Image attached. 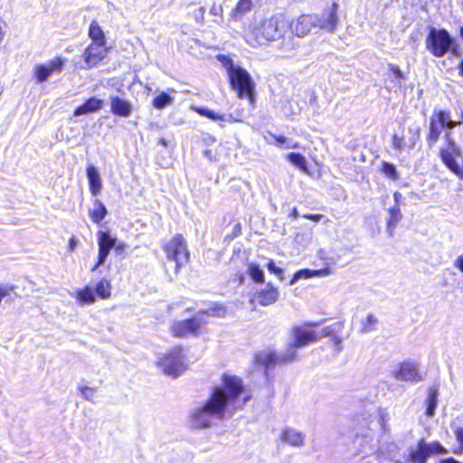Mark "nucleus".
I'll return each instance as SVG.
<instances>
[{"label": "nucleus", "instance_id": "1", "mask_svg": "<svg viewBox=\"0 0 463 463\" xmlns=\"http://www.w3.org/2000/svg\"><path fill=\"white\" fill-rule=\"evenodd\" d=\"M221 381V385L211 388L208 399L190 411L189 422L193 429L209 428L213 419L223 420L227 412L232 414L250 401L251 395L241 378L223 373Z\"/></svg>", "mask_w": 463, "mask_h": 463}, {"label": "nucleus", "instance_id": "2", "mask_svg": "<svg viewBox=\"0 0 463 463\" xmlns=\"http://www.w3.org/2000/svg\"><path fill=\"white\" fill-rule=\"evenodd\" d=\"M288 29L289 23L282 16L253 19L244 30V39L250 46H261L279 39Z\"/></svg>", "mask_w": 463, "mask_h": 463}, {"label": "nucleus", "instance_id": "3", "mask_svg": "<svg viewBox=\"0 0 463 463\" xmlns=\"http://www.w3.org/2000/svg\"><path fill=\"white\" fill-rule=\"evenodd\" d=\"M217 60L226 70L231 87L237 91L239 98L247 99L253 104L255 83L250 73L236 64L230 56L219 54Z\"/></svg>", "mask_w": 463, "mask_h": 463}, {"label": "nucleus", "instance_id": "4", "mask_svg": "<svg viewBox=\"0 0 463 463\" xmlns=\"http://www.w3.org/2000/svg\"><path fill=\"white\" fill-rule=\"evenodd\" d=\"M331 331L327 328L317 329V323H308L304 326H294L292 328V342L288 345L289 351H294L298 354L297 349L310 344L317 342L322 337L327 336Z\"/></svg>", "mask_w": 463, "mask_h": 463}, {"label": "nucleus", "instance_id": "5", "mask_svg": "<svg viewBox=\"0 0 463 463\" xmlns=\"http://www.w3.org/2000/svg\"><path fill=\"white\" fill-rule=\"evenodd\" d=\"M156 365L168 376L176 378L181 375L187 368L183 347L176 345L169 349L158 359Z\"/></svg>", "mask_w": 463, "mask_h": 463}, {"label": "nucleus", "instance_id": "6", "mask_svg": "<svg viewBox=\"0 0 463 463\" xmlns=\"http://www.w3.org/2000/svg\"><path fill=\"white\" fill-rule=\"evenodd\" d=\"M425 43L426 49L434 57L441 58L449 52L454 43V39L445 29L430 28Z\"/></svg>", "mask_w": 463, "mask_h": 463}, {"label": "nucleus", "instance_id": "7", "mask_svg": "<svg viewBox=\"0 0 463 463\" xmlns=\"http://www.w3.org/2000/svg\"><path fill=\"white\" fill-rule=\"evenodd\" d=\"M164 250L168 260L175 261V272L178 273L181 267L189 261V251L186 241L181 234H175L169 241L164 245Z\"/></svg>", "mask_w": 463, "mask_h": 463}, {"label": "nucleus", "instance_id": "8", "mask_svg": "<svg viewBox=\"0 0 463 463\" xmlns=\"http://www.w3.org/2000/svg\"><path fill=\"white\" fill-rule=\"evenodd\" d=\"M448 450L439 441L426 443L423 439L417 442L416 449L410 451L405 463H427L431 455H446Z\"/></svg>", "mask_w": 463, "mask_h": 463}, {"label": "nucleus", "instance_id": "9", "mask_svg": "<svg viewBox=\"0 0 463 463\" xmlns=\"http://www.w3.org/2000/svg\"><path fill=\"white\" fill-rule=\"evenodd\" d=\"M297 360V354L287 348L283 354H278L274 351L258 354L255 357V364L262 366L265 371H269L274 369L276 366L288 364Z\"/></svg>", "mask_w": 463, "mask_h": 463}, {"label": "nucleus", "instance_id": "10", "mask_svg": "<svg viewBox=\"0 0 463 463\" xmlns=\"http://www.w3.org/2000/svg\"><path fill=\"white\" fill-rule=\"evenodd\" d=\"M108 54L107 46L90 43L84 50L82 61H76L75 66L80 70H90L99 65Z\"/></svg>", "mask_w": 463, "mask_h": 463}, {"label": "nucleus", "instance_id": "11", "mask_svg": "<svg viewBox=\"0 0 463 463\" xmlns=\"http://www.w3.org/2000/svg\"><path fill=\"white\" fill-rule=\"evenodd\" d=\"M65 65V59L54 57L46 63L35 64L33 68V74L38 83L45 82L52 74L61 73Z\"/></svg>", "mask_w": 463, "mask_h": 463}, {"label": "nucleus", "instance_id": "12", "mask_svg": "<svg viewBox=\"0 0 463 463\" xmlns=\"http://www.w3.org/2000/svg\"><path fill=\"white\" fill-rule=\"evenodd\" d=\"M338 5L333 3L332 5L326 9L320 14H313L316 28L325 30L329 33L335 32L338 24L337 18Z\"/></svg>", "mask_w": 463, "mask_h": 463}, {"label": "nucleus", "instance_id": "13", "mask_svg": "<svg viewBox=\"0 0 463 463\" xmlns=\"http://www.w3.org/2000/svg\"><path fill=\"white\" fill-rule=\"evenodd\" d=\"M393 377L398 381L418 383L422 380L417 364L411 361H402L392 372Z\"/></svg>", "mask_w": 463, "mask_h": 463}, {"label": "nucleus", "instance_id": "14", "mask_svg": "<svg viewBox=\"0 0 463 463\" xmlns=\"http://www.w3.org/2000/svg\"><path fill=\"white\" fill-rule=\"evenodd\" d=\"M448 121V111L435 110L430 119V131L427 137L430 146H433L439 138L441 129Z\"/></svg>", "mask_w": 463, "mask_h": 463}, {"label": "nucleus", "instance_id": "15", "mask_svg": "<svg viewBox=\"0 0 463 463\" xmlns=\"http://www.w3.org/2000/svg\"><path fill=\"white\" fill-rule=\"evenodd\" d=\"M99 258L97 264L92 268L95 271L99 266L103 265L112 248L115 246V239L107 232H98Z\"/></svg>", "mask_w": 463, "mask_h": 463}, {"label": "nucleus", "instance_id": "16", "mask_svg": "<svg viewBox=\"0 0 463 463\" xmlns=\"http://www.w3.org/2000/svg\"><path fill=\"white\" fill-rule=\"evenodd\" d=\"M199 320H181L173 325V333L177 337H187L196 335L200 328Z\"/></svg>", "mask_w": 463, "mask_h": 463}, {"label": "nucleus", "instance_id": "17", "mask_svg": "<svg viewBox=\"0 0 463 463\" xmlns=\"http://www.w3.org/2000/svg\"><path fill=\"white\" fill-rule=\"evenodd\" d=\"M315 21L313 14H302L294 24H289V27H292V32L297 36L303 37L308 34L313 28H316Z\"/></svg>", "mask_w": 463, "mask_h": 463}, {"label": "nucleus", "instance_id": "18", "mask_svg": "<svg viewBox=\"0 0 463 463\" xmlns=\"http://www.w3.org/2000/svg\"><path fill=\"white\" fill-rule=\"evenodd\" d=\"M110 109L114 115L128 118L132 113V104L118 96H110Z\"/></svg>", "mask_w": 463, "mask_h": 463}, {"label": "nucleus", "instance_id": "19", "mask_svg": "<svg viewBox=\"0 0 463 463\" xmlns=\"http://www.w3.org/2000/svg\"><path fill=\"white\" fill-rule=\"evenodd\" d=\"M103 106V100L96 97L90 98L84 104L78 107L73 113L74 117L87 115L99 111Z\"/></svg>", "mask_w": 463, "mask_h": 463}, {"label": "nucleus", "instance_id": "20", "mask_svg": "<svg viewBox=\"0 0 463 463\" xmlns=\"http://www.w3.org/2000/svg\"><path fill=\"white\" fill-rule=\"evenodd\" d=\"M87 177L89 180L90 190L92 195L97 196L102 190V183L99 173L94 165L87 168Z\"/></svg>", "mask_w": 463, "mask_h": 463}, {"label": "nucleus", "instance_id": "21", "mask_svg": "<svg viewBox=\"0 0 463 463\" xmlns=\"http://www.w3.org/2000/svg\"><path fill=\"white\" fill-rule=\"evenodd\" d=\"M428 396L425 401V415L432 417L438 405L439 389L437 386H430L427 391Z\"/></svg>", "mask_w": 463, "mask_h": 463}, {"label": "nucleus", "instance_id": "22", "mask_svg": "<svg viewBox=\"0 0 463 463\" xmlns=\"http://www.w3.org/2000/svg\"><path fill=\"white\" fill-rule=\"evenodd\" d=\"M330 274V269L328 268L318 269V270H311L308 269H300L296 272L289 282V285L295 284L299 279H306L313 277H325Z\"/></svg>", "mask_w": 463, "mask_h": 463}, {"label": "nucleus", "instance_id": "23", "mask_svg": "<svg viewBox=\"0 0 463 463\" xmlns=\"http://www.w3.org/2000/svg\"><path fill=\"white\" fill-rule=\"evenodd\" d=\"M279 298V291L276 288L268 284L258 295V301L263 305L268 306L277 301Z\"/></svg>", "mask_w": 463, "mask_h": 463}, {"label": "nucleus", "instance_id": "24", "mask_svg": "<svg viewBox=\"0 0 463 463\" xmlns=\"http://www.w3.org/2000/svg\"><path fill=\"white\" fill-rule=\"evenodd\" d=\"M71 295L75 298L77 303L80 306L90 305L95 302V293L89 286L82 289H79Z\"/></svg>", "mask_w": 463, "mask_h": 463}, {"label": "nucleus", "instance_id": "25", "mask_svg": "<svg viewBox=\"0 0 463 463\" xmlns=\"http://www.w3.org/2000/svg\"><path fill=\"white\" fill-rule=\"evenodd\" d=\"M175 90L169 89L168 92H160L152 100V106L158 110L165 109L174 102L175 97L171 93H175Z\"/></svg>", "mask_w": 463, "mask_h": 463}, {"label": "nucleus", "instance_id": "26", "mask_svg": "<svg viewBox=\"0 0 463 463\" xmlns=\"http://www.w3.org/2000/svg\"><path fill=\"white\" fill-rule=\"evenodd\" d=\"M199 315L207 317H226L229 316L228 308L226 306L219 303H211L206 308L200 309Z\"/></svg>", "mask_w": 463, "mask_h": 463}, {"label": "nucleus", "instance_id": "27", "mask_svg": "<svg viewBox=\"0 0 463 463\" xmlns=\"http://www.w3.org/2000/svg\"><path fill=\"white\" fill-rule=\"evenodd\" d=\"M88 33L92 41L90 43H97L106 46L107 42L104 32L97 21L91 22Z\"/></svg>", "mask_w": 463, "mask_h": 463}, {"label": "nucleus", "instance_id": "28", "mask_svg": "<svg viewBox=\"0 0 463 463\" xmlns=\"http://www.w3.org/2000/svg\"><path fill=\"white\" fill-rule=\"evenodd\" d=\"M192 109L197 112L199 115L206 117L212 120L226 121L230 123L236 121L231 115L226 117L225 115L218 114L207 108L192 107Z\"/></svg>", "mask_w": 463, "mask_h": 463}, {"label": "nucleus", "instance_id": "29", "mask_svg": "<svg viewBox=\"0 0 463 463\" xmlns=\"http://www.w3.org/2000/svg\"><path fill=\"white\" fill-rule=\"evenodd\" d=\"M281 439L285 442L295 447H300L304 444L303 435L300 432L290 429L283 430L281 434Z\"/></svg>", "mask_w": 463, "mask_h": 463}, {"label": "nucleus", "instance_id": "30", "mask_svg": "<svg viewBox=\"0 0 463 463\" xmlns=\"http://www.w3.org/2000/svg\"><path fill=\"white\" fill-rule=\"evenodd\" d=\"M108 214L107 208L105 205L96 199L93 202V207L90 210V215L95 223H99Z\"/></svg>", "mask_w": 463, "mask_h": 463}, {"label": "nucleus", "instance_id": "31", "mask_svg": "<svg viewBox=\"0 0 463 463\" xmlns=\"http://www.w3.org/2000/svg\"><path fill=\"white\" fill-rule=\"evenodd\" d=\"M288 160L299 168L302 172L307 173V164L304 156L299 153H290L287 156Z\"/></svg>", "mask_w": 463, "mask_h": 463}, {"label": "nucleus", "instance_id": "32", "mask_svg": "<svg viewBox=\"0 0 463 463\" xmlns=\"http://www.w3.org/2000/svg\"><path fill=\"white\" fill-rule=\"evenodd\" d=\"M95 293L103 299L109 298L111 294V284L106 279H102L96 286Z\"/></svg>", "mask_w": 463, "mask_h": 463}, {"label": "nucleus", "instance_id": "33", "mask_svg": "<svg viewBox=\"0 0 463 463\" xmlns=\"http://www.w3.org/2000/svg\"><path fill=\"white\" fill-rule=\"evenodd\" d=\"M281 38L282 40L279 44V50L283 53L290 52L297 48L298 44L292 35L288 34V36H285L284 33Z\"/></svg>", "mask_w": 463, "mask_h": 463}, {"label": "nucleus", "instance_id": "34", "mask_svg": "<svg viewBox=\"0 0 463 463\" xmlns=\"http://www.w3.org/2000/svg\"><path fill=\"white\" fill-rule=\"evenodd\" d=\"M248 273L255 282L262 283L264 281V273L260 266L250 263L248 267Z\"/></svg>", "mask_w": 463, "mask_h": 463}, {"label": "nucleus", "instance_id": "35", "mask_svg": "<svg viewBox=\"0 0 463 463\" xmlns=\"http://www.w3.org/2000/svg\"><path fill=\"white\" fill-rule=\"evenodd\" d=\"M252 7L251 0H240L237 4L235 9L233 10V15L236 18H239L246 12H249Z\"/></svg>", "mask_w": 463, "mask_h": 463}, {"label": "nucleus", "instance_id": "36", "mask_svg": "<svg viewBox=\"0 0 463 463\" xmlns=\"http://www.w3.org/2000/svg\"><path fill=\"white\" fill-rule=\"evenodd\" d=\"M14 295H16L15 286L10 284L0 285V304L5 299H11Z\"/></svg>", "mask_w": 463, "mask_h": 463}, {"label": "nucleus", "instance_id": "37", "mask_svg": "<svg viewBox=\"0 0 463 463\" xmlns=\"http://www.w3.org/2000/svg\"><path fill=\"white\" fill-rule=\"evenodd\" d=\"M382 172L388 178H391L392 180L398 179V173L396 171L395 166L392 164L383 162L382 165Z\"/></svg>", "mask_w": 463, "mask_h": 463}, {"label": "nucleus", "instance_id": "38", "mask_svg": "<svg viewBox=\"0 0 463 463\" xmlns=\"http://www.w3.org/2000/svg\"><path fill=\"white\" fill-rule=\"evenodd\" d=\"M456 439L458 442V445L452 449V452L456 455L463 454V428L458 427L454 430Z\"/></svg>", "mask_w": 463, "mask_h": 463}, {"label": "nucleus", "instance_id": "39", "mask_svg": "<svg viewBox=\"0 0 463 463\" xmlns=\"http://www.w3.org/2000/svg\"><path fill=\"white\" fill-rule=\"evenodd\" d=\"M388 68L394 77L395 85L401 86L402 81L404 80L405 77L403 72L401 71L400 67L398 65L390 63L388 64Z\"/></svg>", "mask_w": 463, "mask_h": 463}, {"label": "nucleus", "instance_id": "40", "mask_svg": "<svg viewBox=\"0 0 463 463\" xmlns=\"http://www.w3.org/2000/svg\"><path fill=\"white\" fill-rule=\"evenodd\" d=\"M272 137L275 139L276 146H278L279 147H285V148H288V149L298 147V143H293L282 136L277 137V136L272 135Z\"/></svg>", "mask_w": 463, "mask_h": 463}, {"label": "nucleus", "instance_id": "41", "mask_svg": "<svg viewBox=\"0 0 463 463\" xmlns=\"http://www.w3.org/2000/svg\"><path fill=\"white\" fill-rule=\"evenodd\" d=\"M326 328L331 331V334L328 336H331V342L333 345V353H334V354H337L341 350L342 338L339 335H337L336 334H335L331 328H329V327H326Z\"/></svg>", "mask_w": 463, "mask_h": 463}, {"label": "nucleus", "instance_id": "42", "mask_svg": "<svg viewBox=\"0 0 463 463\" xmlns=\"http://www.w3.org/2000/svg\"><path fill=\"white\" fill-rule=\"evenodd\" d=\"M445 139L447 140L448 143L447 149L452 150V152H454L456 156H459L461 155V149L456 145L455 141L452 139L450 131L446 132Z\"/></svg>", "mask_w": 463, "mask_h": 463}, {"label": "nucleus", "instance_id": "43", "mask_svg": "<svg viewBox=\"0 0 463 463\" xmlns=\"http://www.w3.org/2000/svg\"><path fill=\"white\" fill-rule=\"evenodd\" d=\"M391 217L388 222L389 229L394 228L399 221L402 219V213L398 207H394L391 210Z\"/></svg>", "mask_w": 463, "mask_h": 463}, {"label": "nucleus", "instance_id": "44", "mask_svg": "<svg viewBox=\"0 0 463 463\" xmlns=\"http://www.w3.org/2000/svg\"><path fill=\"white\" fill-rule=\"evenodd\" d=\"M392 146L396 150L402 151L404 148V138L394 135L392 137Z\"/></svg>", "mask_w": 463, "mask_h": 463}, {"label": "nucleus", "instance_id": "45", "mask_svg": "<svg viewBox=\"0 0 463 463\" xmlns=\"http://www.w3.org/2000/svg\"><path fill=\"white\" fill-rule=\"evenodd\" d=\"M267 268L269 271L278 275L280 278V279H282L283 269H280L279 267H277L273 260L269 261Z\"/></svg>", "mask_w": 463, "mask_h": 463}, {"label": "nucleus", "instance_id": "46", "mask_svg": "<svg viewBox=\"0 0 463 463\" xmlns=\"http://www.w3.org/2000/svg\"><path fill=\"white\" fill-rule=\"evenodd\" d=\"M168 309L170 310V312L168 313V316H177V315L184 316V313L179 312V310L183 309V306H181V305L170 306L168 307Z\"/></svg>", "mask_w": 463, "mask_h": 463}, {"label": "nucleus", "instance_id": "47", "mask_svg": "<svg viewBox=\"0 0 463 463\" xmlns=\"http://www.w3.org/2000/svg\"><path fill=\"white\" fill-rule=\"evenodd\" d=\"M458 122L453 121L450 118V113L448 111V121H445V128H448V131L451 132V129L454 128Z\"/></svg>", "mask_w": 463, "mask_h": 463}, {"label": "nucleus", "instance_id": "48", "mask_svg": "<svg viewBox=\"0 0 463 463\" xmlns=\"http://www.w3.org/2000/svg\"><path fill=\"white\" fill-rule=\"evenodd\" d=\"M454 267L463 273V253L457 257L454 261Z\"/></svg>", "mask_w": 463, "mask_h": 463}, {"label": "nucleus", "instance_id": "49", "mask_svg": "<svg viewBox=\"0 0 463 463\" xmlns=\"http://www.w3.org/2000/svg\"><path fill=\"white\" fill-rule=\"evenodd\" d=\"M78 244H79L78 239H76L75 237L71 238L69 241L68 250L70 251H74V250L76 249Z\"/></svg>", "mask_w": 463, "mask_h": 463}, {"label": "nucleus", "instance_id": "50", "mask_svg": "<svg viewBox=\"0 0 463 463\" xmlns=\"http://www.w3.org/2000/svg\"><path fill=\"white\" fill-rule=\"evenodd\" d=\"M95 391L94 388H91V387H88V386H83L80 388V392L82 393V395H84L86 398H88V396L90 394H92L93 392Z\"/></svg>", "mask_w": 463, "mask_h": 463}, {"label": "nucleus", "instance_id": "51", "mask_svg": "<svg viewBox=\"0 0 463 463\" xmlns=\"http://www.w3.org/2000/svg\"><path fill=\"white\" fill-rule=\"evenodd\" d=\"M222 8L221 5H213L212 8H211V11L210 13L213 15H221L222 14Z\"/></svg>", "mask_w": 463, "mask_h": 463}, {"label": "nucleus", "instance_id": "52", "mask_svg": "<svg viewBox=\"0 0 463 463\" xmlns=\"http://www.w3.org/2000/svg\"><path fill=\"white\" fill-rule=\"evenodd\" d=\"M304 218L312 220L316 222H319L322 218V215L320 214H305Z\"/></svg>", "mask_w": 463, "mask_h": 463}, {"label": "nucleus", "instance_id": "53", "mask_svg": "<svg viewBox=\"0 0 463 463\" xmlns=\"http://www.w3.org/2000/svg\"><path fill=\"white\" fill-rule=\"evenodd\" d=\"M127 247V244L125 242H118V244L115 242L114 248L117 251L121 252L123 251Z\"/></svg>", "mask_w": 463, "mask_h": 463}, {"label": "nucleus", "instance_id": "54", "mask_svg": "<svg viewBox=\"0 0 463 463\" xmlns=\"http://www.w3.org/2000/svg\"><path fill=\"white\" fill-rule=\"evenodd\" d=\"M449 52H451V53L456 57L460 56L459 51L458 49V45L455 43L452 44V47L450 48Z\"/></svg>", "mask_w": 463, "mask_h": 463}, {"label": "nucleus", "instance_id": "55", "mask_svg": "<svg viewBox=\"0 0 463 463\" xmlns=\"http://www.w3.org/2000/svg\"><path fill=\"white\" fill-rule=\"evenodd\" d=\"M440 463H460V462L453 458H448L442 459L440 461Z\"/></svg>", "mask_w": 463, "mask_h": 463}, {"label": "nucleus", "instance_id": "56", "mask_svg": "<svg viewBox=\"0 0 463 463\" xmlns=\"http://www.w3.org/2000/svg\"><path fill=\"white\" fill-rule=\"evenodd\" d=\"M291 216L293 218H295V219L298 217V212L297 208H293L292 213H291Z\"/></svg>", "mask_w": 463, "mask_h": 463}, {"label": "nucleus", "instance_id": "57", "mask_svg": "<svg viewBox=\"0 0 463 463\" xmlns=\"http://www.w3.org/2000/svg\"><path fill=\"white\" fill-rule=\"evenodd\" d=\"M380 420H381V424H382L383 428L385 429V427H386V420H385L384 417L382 416Z\"/></svg>", "mask_w": 463, "mask_h": 463}, {"label": "nucleus", "instance_id": "58", "mask_svg": "<svg viewBox=\"0 0 463 463\" xmlns=\"http://www.w3.org/2000/svg\"><path fill=\"white\" fill-rule=\"evenodd\" d=\"M458 69H459L460 75L463 76V60L461 61V62L458 66Z\"/></svg>", "mask_w": 463, "mask_h": 463}, {"label": "nucleus", "instance_id": "59", "mask_svg": "<svg viewBox=\"0 0 463 463\" xmlns=\"http://www.w3.org/2000/svg\"><path fill=\"white\" fill-rule=\"evenodd\" d=\"M460 34H461V37L463 38V27L460 30Z\"/></svg>", "mask_w": 463, "mask_h": 463}, {"label": "nucleus", "instance_id": "60", "mask_svg": "<svg viewBox=\"0 0 463 463\" xmlns=\"http://www.w3.org/2000/svg\"><path fill=\"white\" fill-rule=\"evenodd\" d=\"M413 147H414V143H412V144L411 145V148H413Z\"/></svg>", "mask_w": 463, "mask_h": 463}, {"label": "nucleus", "instance_id": "61", "mask_svg": "<svg viewBox=\"0 0 463 463\" xmlns=\"http://www.w3.org/2000/svg\"><path fill=\"white\" fill-rule=\"evenodd\" d=\"M461 117H462V119H463V109H462V112H461Z\"/></svg>", "mask_w": 463, "mask_h": 463}]
</instances>
